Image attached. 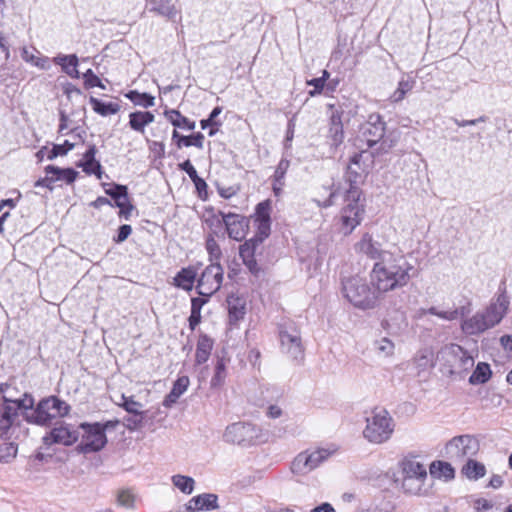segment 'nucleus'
<instances>
[{
	"label": "nucleus",
	"mask_w": 512,
	"mask_h": 512,
	"mask_svg": "<svg viewBox=\"0 0 512 512\" xmlns=\"http://www.w3.org/2000/svg\"><path fill=\"white\" fill-rule=\"evenodd\" d=\"M354 250L374 261L370 282L379 290H395L406 286L415 270L401 251L384 247L369 233L362 235L355 243Z\"/></svg>",
	"instance_id": "nucleus-1"
},
{
	"label": "nucleus",
	"mask_w": 512,
	"mask_h": 512,
	"mask_svg": "<svg viewBox=\"0 0 512 512\" xmlns=\"http://www.w3.org/2000/svg\"><path fill=\"white\" fill-rule=\"evenodd\" d=\"M470 303L459 308L441 309L437 306L430 308H420L416 311L417 320H425L428 315L437 316L445 321H455L459 318L461 321V331L468 336L480 335L489 329L497 326L507 314L510 306V299L505 291L496 294L489 304L470 317L466 315L470 312Z\"/></svg>",
	"instance_id": "nucleus-2"
},
{
	"label": "nucleus",
	"mask_w": 512,
	"mask_h": 512,
	"mask_svg": "<svg viewBox=\"0 0 512 512\" xmlns=\"http://www.w3.org/2000/svg\"><path fill=\"white\" fill-rule=\"evenodd\" d=\"M360 154H355L351 164L347 168L344 206L338 216L339 231L344 235H350L363 220L365 213L364 201L361 199V190L357 186L361 175L353 169V165H359Z\"/></svg>",
	"instance_id": "nucleus-3"
},
{
	"label": "nucleus",
	"mask_w": 512,
	"mask_h": 512,
	"mask_svg": "<svg viewBox=\"0 0 512 512\" xmlns=\"http://www.w3.org/2000/svg\"><path fill=\"white\" fill-rule=\"evenodd\" d=\"M372 288L364 278L353 276L342 282V292L344 297L356 308L367 310L377 306L380 296L389 290H379L371 282Z\"/></svg>",
	"instance_id": "nucleus-4"
},
{
	"label": "nucleus",
	"mask_w": 512,
	"mask_h": 512,
	"mask_svg": "<svg viewBox=\"0 0 512 512\" xmlns=\"http://www.w3.org/2000/svg\"><path fill=\"white\" fill-rule=\"evenodd\" d=\"M70 412V406L56 396H50L42 399L31 409L25 413V419L28 423L49 426L54 420L63 418Z\"/></svg>",
	"instance_id": "nucleus-5"
},
{
	"label": "nucleus",
	"mask_w": 512,
	"mask_h": 512,
	"mask_svg": "<svg viewBox=\"0 0 512 512\" xmlns=\"http://www.w3.org/2000/svg\"><path fill=\"white\" fill-rule=\"evenodd\" d=\"M394 428V420L385 409L374 410L366 418L363 436L370 443L382 444L391 438Z\"/></svg>",
	"instance_id": "nucleus-6"
},
{
	"label": "nucleus",
	"mask_w": 512,
	"mask_h": 512,
	"mask_svg": "<svg viewBox=\"0 0 512 512\" xmlns=\"http://www.w3.org/2000/svg\"><path fill=\"white\" fill-rule=\"evenodd\" d=\"M403 475L402 489L410 495H421L426 491L428 474L425 466L416 458H404L400 462Z\"/></svg>",
	"instance_id": "nucleus-7"
},
{
	"label": "nucleus",
	"mask_w": 512,
	"mask_h": 512,
	"mask_svg": "<svg viewBox=\"0 0 512 512\" xmlns=\"http://www.w3.org/2000/svg\"><path fill=\"white\" fill-rule=\"evenodd\" d=\"M223 440L229 444L250 446L265 442L267 434L255 424L236 422L226 427L223 433Z\"/></svg>",
	"instance_id": "nucleus-8"
},
{
	"label": "nucleus",
	"mask_w": 512,
	"mask_h": 512,
	"mask_svg": "<svg viewBox=\"0 0 512 512\" xmlns=\"http://www.w3.org/2000/svg\"><path fill=\"white\" fill-rule=\"evenodd\" d=\"M438 358L449 368L450 374H463L475 363L474 357L458 344H448L441 348Z\"/></svg>",
	"instance_id": "nucleus-9"
},
{
	"label": "nucleus",
	"mask_w": 512,
	"mask_h": 512,
	"mask_svg": "<svg viewBox=\"0 0 512 512\" xmlns=\"http://www.w3.org/2000/svg\"><path fill=\"white\" fill-rule=\"evenodd\" d=\"M479 451V441L472 435H459L449 440L444 447V456L454 463H463Z\"/></svg>",
	"instance_id": "nucleus-10"
},
{
	"label": "nucleus",
	"mask_w": 512,
	"mask_h": 512,
	"mask_svg": "<svg viewBox=\"0 0 512 512\" xmlns=\"http://www.w3.org/2000/svg\"><path fill=\"white\" fill-rule=\"evenodd\" d=\"M279 340L281 352L293 361H300L304 357V348L300 331L291 322L279 325Z\"/></svg>",
	"instance_id": "nucleus-11"
},
{
	"label": "nucleus",
	"mask_w": 512,
	"mask_h": 512,
	"mask_svg": "<svg viewBox=\"0 0 512 512\" xmlns=\"http://www.w3.org/2000/svg\"><path fill=\"white\" fill-rule=\"evenodd\" d=\"M79 428L82 430L81 441L77 446V451L83 454L98 452L104 448L107 443L105 426L94 423H82Z\"/></svg>",
	"instance_id": "nucleus-12"
},
{
	"label": "nucleus",
	"mask_w": 512,
	"mask_h": 512,
	"mask_svg": "<svg viewBox=\"0 0 512 512\" xmlns=\"http://www.w3.org/2000/svg\"><path fill=\"white\" fill-rule=\"evenodd\" d=\"M336 452V449L317 448L299 453L292 462L293 473L306 475L319 467Z\"/></svg>",
	"instance_id": "nucleus-13"
},
{
	"label": "nucleus",
	"mask_w": 512,
	"mask_h": 512,
	"mask_svg": "<svg viewBox=\"0 0 512 512\" xmlns=\"http://www.w3.org/2000/svg\"><path fill=\"white\" fill-rule=\"evenodd\" d=\"M223 274V268L218 262L208 265L198 278L196 287L198 294L210 297L216 293L222 285Z\"/></svg>",
	"instance_id": "nucleus-14"
},
{
	"label": "nucleus",
	"mask_w": 512,
	"mask_h": 512,
	"mask_svg": "<svg viewBox=\"0 0 512 512\" xmlns=\"http://www.w3.org/2000/svg\"><path fill=\"white\" fill-rule=\"evenodd\" d=\"M222 223L225 224L228 236L231 239L241 241L246 237L249 226L245 217L233 213L224 214L223 212L212 217L211 224L221 226Z\"/></svg>",
	"instance_id": "nucleus-15"
},
{
	"label": "nucleus",
	"mask_w": 512,
	"mask_h": 512,
	"mask_svg": "<svg viewBox=\"0 0 512 512\" xmlns=\"http://www.w3.org/2000/svg\"><path fill=\"white\" fill-rule=\"evenodd\" d=\"M34 406V399L28 393H23L21 401L18 403H5L3 411L0 412V431H7L15 422L18 417V411L20 409L26 412H30Z\"/></svg>",
	"instance_id": "nucleus-16"
},
{
	"label": "nucleus",
	"mask_w": 512,
	"mask_h": 512,
	"mask_svg": "<svg viewBox=\"0 0 512 512\" xmlns=\"http://www.w3.org/2000/svg\"><path fill=\"white\" fill-rule=\"evenodd\" d=\"M80 437L77 428L65 422H59L43 437V443L47 446L52 444H61L70 446L74 444Z\"/></svg>",
	"instance_id": "nucleus-17"
},
{
	"label": "nucleus",
	"mask_w": 512,
	"mask_h": 512,
	"mask_svg": "<svg viewBox=\"0 0 512 512\" xmlns=\"http://www.w3.org/2000/svg\"><path fill=\"white\" fill-rule=\"evenodd\" d=\"M385 134V122L379 114H371L362 126V136L369 147L377 144Z\"/></svg>",
	"instance_id": "nucleus-18"
},
{
	"label": "nucleus",
	"mask_w": 512,
	"mask_h": 512,
	"mask_svg": "<svg viewBox=\"0 0 512 512\" xmlns=\"http://www.w3.org/2000/svg\"><path fill=\"white\" fill-rule=\"evenodd\" d=\"M260 244L259 240L251 238L245 241L239 248V255L245 266L252 274H257L259 271V267L254 256Z\"/></svg>",
	"instance_id": "nucleus-19"
},
{
	"label": "nucleus",
	"mask_w": 512,
	"mask_h": 512,
	"mask_svg": "<svg viewBox=\"0 0 512 512\" xmlns=\"http://www.w3.org/2000/svg\"><path fill=\"white\" fill-rule=\"evenodd\" d=\"M149 11L157 13L169 20H175L179 14L173 0H150L148 2Z\"/></svg>",
	"instance_id": "nucleus-20"
},
{
	"label": "nucleus",
	"mask_w": 512,
	"mask_h": 512,
	"mask_svg": "<svg viewBox=\"0 0 512 512\" xmlns=\"http://www.w3.org/2000/svg\"><path fill=\"white\" fill-rule=\"evenodd\" d=\"M117 404L123 407L128 413L133 414L132 418L127 419L128 422H132L134 426H139L142 423V407L140 402L135 401L132 397L125 395L120 396V401Z\"/></svg>",
	"instance_id": "nucleus-21"
},
{
	"label": "nucleus",
	"mask_w": 512,
	"mask_h": 512,
	"mask_svg": "<svg viewBox=\"0 0 512 512\" xmlns=\"http://www.w3.org/2000/svg\"><path fill=\"white\" fill-rule=\"evenodd\" d=\"M217 496L215 494L204 493L193 497L187 506L189 511L214 510L218 508Z\"/></svg>",
	"instance_id": "nucleus-22"
},
{
	"label": "nucleus",
	"mask_w": 512,
	"mask_h": 512,
	"mask_svg": "<svg viewBox=\"0 0 512 512\" xmlns=\"http://www.w3.org/2000/svg\"><path fill=\"white\" fill-rule=\"evenodd\" d=\"M97 149L95 145H91L89 149L85 152L83 157V162L80 166L83 168V171L87 174H95L98 179L102 177L101 164L95 159Z\"/></svg>",
	"instance_id": "nucleus-23"
},
{
	"label": "nucleus",
	"mask_w": 512,
	"mask_h": 512,
	"mask_svg": "<svg viewBox=\"0 0 512 512\" xmlns=\"http://www.w3.org/2000/svg\"><path fill=\"white\" fill-rule=\"evenodd\" d=\"M154 119V115L149 111H135L129 114V125L134 131L143 134L145 127Z\"/></svg>",
	"instance_id": "nucleus-24"
},
{
	"label": "nucleus",
	"mask_w": 512,
	"mask_h": 512,
	"mask_svg": "<svg viewBox=\"0 0 512 512\" xmlns=\"http://www.w3.org/2000/svg\"><path fill=\"white\" fill-rule=\"evenodd\" d=\"M53 62L59 66H61L63 72L69 75L72 78H79V71L77 70L78 66V57L75 54L71 55H57L53 58Z\"/></svg>",
	"instance_id": "nucleus-25"
},
{
	"label": "nucleus",
	"mask_w": 512,
	"mask_h": 512,
	"mask_svg": "<svg viewBox=\"0 0 512 512\" xmlns=\"http://www.w3.org/2000/svg\"><path fill=\"white\" fill-rule=\"evenodd\" d=\"M45 173L52 176L53 182L64 181L67 184L73 183L78 176V172L72 168H59L53 165L45 167Z\"/></svg>",
	"instance_id": "nucleus-26"
},
{
	"label": "nucleus",
	"mask_w": 512,
	"mask_h": 512,
	"mask_svg": "<svg viewBox=\"0 0 512 512\" xmlns=\"http://www.w3.org/2000/svg\"><path fill=\"white\" fill-rule=\"evenodd\" d=\"M197 272L194 267L182 268L174 277V285L183 290L190 291L194 286Z\"/></svg>",
	"instance_id": "nucleus-27"
},
{
	"label": "nucleus",
	"mask_w": 512,
	"mask_h": 512,
	"mask_svg": "<svg viewBox=\"0 0 512 512\" xmlns=\"http://www.w3.org/2000/svg\"><path fill=\"white\" fill-rule=\"evenodd\" d=\"M21 57L25 62L42 70H49L51 68L50 59L46 56H42L40 52L35 49L30 51L28 48L24 47L21 51Z\"/></svg>",
	"instance_id": "nucleus-28"
},
{
	"label": "nucleus",
	"mask_w": 512,
	"mask_h": 512,
	"mask_svg": "<svg viewBox=\"0 0 512 512\" xmlns=\"http://www.w3.org/2000/svg\"><path fill=\"white\" fill-rule=\"evenodd\" d=\"M213 348V340L207 335H201L197 342L195 362L198 365L205 363L211 354Z\"/></svg>",
	"instance_id": "nucleus-29"
},
{
	"label": "nucleus",
	"mask_w": 512,
	"mask_h": 512,
	"mask_svg": "<svg viewBox=\"0 0 512 512\" xmlns=\"http://www.w3.org/2000/svg\"><path fill=\"white\" fill-rule=\"evenodd\" d=\"M414 363L416 367L421 370L433 368L435 365V356L431 348L425 347L417 351L414 356Z\"/></svg>",
	"instance_id": "nucleus-30"
},
{
	"label": "nucleus",
	"mask_w": 512,
	"mask_h": 512,
	"mask_svg": "<svg viewBox=\"0 0 512 512\" xmlns=\"http://www.w3.org/2000/svg\"><path fill=\"white\" fill-rule=\"evenodd\" d=\"M229 317L233 320H239L245 315V301L234 295L227 297Z\"/></svg>",
	"instance_id": "nucleus-31"
},
{
	"label": "nucleus",
	"mask_w": 512,
	"mask_h": 512,
	"mask_svg": "<svg viewBox=\"0 0 512 512\" xmlns=\"http://www.w3.org/2000/svg\"><path fill=\"white\" fill-rule=\"evenodd\" d=\"M290 166V161L287 159H281L280 162L277 165V168L275 170L274 176H273V191L275 195H278L282 187L284 185V178L287 173V170Z\"/></svg>",
	"instance_id": "nucleus-32"
},
{
	"label": "nucleus",
	"mask_w": 512,
	"mask_h": 512,
	"mask_svg": "<svg viewBox=\"0 0 512 512\" xmlns=\"http://www.w3.org/2000/svg\"><path fill=\"white\" fill-rule=\"evenodd\" d=\"M373 347L376 354L382 358H390L394 355L395 352L394 342L387 337H382L375 340L373 342Z\"/></svg>",
	"instance_id": "nucleus-33"
},
{
	"label": "nucleus",
	"mask_w": 512,
	"mask_h": 512,
	"mask_svg": "<svg viewBox=\"0 0 512 512\" xmlns=\"http://www.w3.org/2000/svg\"><path fill=\"white\" fill-rule=\"evenodd\" d=\"M491 369L487 363L479 362L469 378V383L472 385L484 384L491 377Z\"/></svg>",
	"instance_id": "nucleus-34"
},
{
	"label": "nucleus",
	"mask_w": 512,
	"mask_h": 512,
	"mask_svg": "<svg viewBox=\"0 0 512 512\" xmlns=\"http://www.w3.org/2000/svg\"><path fill=\"white\" fill-rule=\"evenodd\" d=\"M164 115L174 127L187 128L188 130L195 128V122H191L187 117L182 116L178 110H166Z\"/></svg>",
	"instance_id": "nucleus-35"
},
{
	"label": "nucleus",
	"mask_w": 512,
	"mask_h": 512,
	"mask_svg": "<svg viewBox=\"0 0 512 512\" xmlns=\"http://www.w3.org/2000/svg\"><path fill=\"white\" fill-rule=\"evenodd\" d=\"M462 471L469 479L476 480L485 475L486 469L482 463L469 458L466 460V464L463 465Z\"/></svg>",
	"instance_id": "nucleus-36"
},
{
	"label": "nucleus",
	"mask_w": 512,
	"mask_h": 512,
	"mask_svg": "<svg viewBox=\"0 0 512 512\" xmlns=\"http://www.w3.org/2000/svg\"><path fill=\"white\" fill-rule=\"evenodd\" d=\"M454 472L452 465L447 462L435 461L430 465V474L434 477L452 479L454 477Z\"/></svg>",
	"instance_id": "nucleus-37"
},
{
	"label": "nucleus",
	"mask_w": 512,
	"mask_h": 512,
	"mask_svg": "<svg viewBox=\"0 0 512 512\" xmlns=\"http://www.w3.org/2000/svg\"><path fill=\"white\" fill-rule=\"evenodd\" d=\"M90 103L93 106V110L102 116L116 114L120 109V107L117 103H113V102L105 103V102H102L99 99L94 98V97L90 98Z\"/></svg>",
	"instance_id": "nucleus-38"
},
{
	"label": "nucleus",
	"mask_w": 512,
	"mask_h": 512,
	"mask_svg": "<svg viewBox=\"0 0 512 512\" xmlns=\"http://www.w3.org/2000/svg\"><path fill=\"white\" fill-rule=\"evenodd\" d=\"M122 191L117 195L115 201V206H117L120 211L119 215L124 216L126 219L129 217L133 206L129 203L128 191L126 186L119 187Z\"/></svg>",
	"instance_id": "nucleus-39"
},
{
	"label": "nucleus",
	"mask_w": 512,
	"mask_h": 512,
	"mask_svg": "<svg viewBox=\"0 0 512 512\" xmlns=\"http://www.w3.org/2000/svg\"><path fill=\"white\" fill-rule=\"evenodd\" d=\"M414 85L415 81L413 79H401L398 83L397 89L390 96V100L394 103L402 101L406 94L413 89Z\"/></svg>",
	"instance_id": "nucleus-40"
},
{
	"label": "nucleus",
	"mask_w": 512,
	"mask_h": 512,
	"mask_svg": "<svg viewBox=\"0 0 512 512\" xmlns=\"http://www.w3.org/2000/svg\"><path fill=\"white\" fill-rule=\"evenodd\" d=\"M126 97L135 105L141 106L143 108H149L155 104V98L152 95L147 93H140L136 90L128 92Z\"/></svg>",
	"instance_id": "nucleus-41"
},
{
	"label": "nucleus",
	"mask_w": 512,
	"mask_h": 512,
	"mask_svg": "<svg viewBox=\"0 0 512 512\" xmlns=\"http://www.w3.org/2000/svg\"><path fill=\"white\" fill-rule=\"evenodd\" d=\"M226 379V363L223 358H218L214 368V375L211 379V387H220Z\"/></svg>",
	"instance_id": "nucleus-42"
},
{
	"label": "nucleus",
	"mask_w": 512,
	"mask_h": 512,
	"mask_svg": "<svg viewBox=\"0 0 512 512\" xmlns=\"http://www.w3.org/2000/svg\"><path fill=\"white\" fill-rule=\"evenodd\" d=\"M172 483L175 487H177L181 492L185 494H191L194 490V479L189 476L184 475H174L172 477Z\"/></svg>",
	"instance_id": "nucleus-43"
},
{
	"label": "nucleus",
	"mask_w": 512,
	"mask_h": 512,
	"mask_svg": "<svg viewBox=\"0 0 512 512\" xmlns=\"http://www.w3.org/2000/svg\"><path fill=\"white\" fill-rule=\"evenodd\" d=\"M0 392L3 394L4 403H18L21 401L22 394L18 397V391L8 383L0 385Z\"/></svg>",
	"instance_id": "nucleus-44"
},
{
	"label": "nucleus",
	"mask_w": 512,
	"mask_h": 512,
	"mask_svg": "<svg viewBox=\"0 0 512 512\" xmlns=\"http://www.w3.org/2000/svg\"><path fill=\"white\" fill-rule=\"evenodd\" d=\"M204 135L200 132L191 135V136H183L180 137V141L177 142L178 148H181L182 145L189 147L195 146L197 148H203Z\"/></svg>",
	"instance_id": "nucleus-45"
},
{
	"label": "nucleus",
	"mask_w": 512,
	"mask_h": 512,
	"mask_svg": "<svg viewBox=\"0 0 512 512\" xmlns=\"http://www.w3.org/2000/svg\"><path fill=\"white\" fill-rule=\"evenodd\" d=\"M18 448L13 443H4L0 446V462L8 463L17 455Z\"/></svg>",
	"instance_id": "nucleus-46"
},
{
	"label": "nucleus",
	"mask_w": 512,
	"mask_h": 512,
	"mask_svg": "<svg viewBox=\"0 0 512 512\" xmlns=\"http://www.w3.org/2000/svg\"><path fill=\"white\" fill-rule=\"evenodd\" d=\"M74 148V144L70 143L68 140L64 141L63 144H56L52 149L48 151L47 159L53 160L59 155H66L68 151Z\"/></svg>",
	"instance_id": "nucleus-47"
},
{
	"label": "nucleus",
	"mask_w": 512,
	"mask_h": 512,
	"mask_svg": "<svg viewBox=\"0 0 512 512\" xmlns=\"http://www.w3.org/2000/svg\"><path fill=\"white\" fill-rule=\"evenodd\" d=\"M206 250H207L211 260H215L216 262H218V260L221 258V255H222L221 249L213 236H209L207 238Z\"/></svg>",
	"instance_id": "nucleus-48"
},
{
	"label": "nucleus",
	"mask_w": 512,
	"mask_h": 512,
	"mask_svg": "<svg viewBox=\"0 0 512 512\" xmlns=\"http://www.w3.org/2000/svg\"><path fill=\"white\" fill-rule=\"evenodd\" d=\"M255 221H270V204L268 201L261 202L256 206Z\"/></svg>",
	"instance_id": "nucleus-49"
},
{
	"label": "nucleus",
	"mask_w": 512,
	"mask_h": 512,
	"mask_svg": "<svg viewBox=\"0 0 512 512\" xmlns=\"http://www.w3.org/2000/svg\"><path fill=\"white\" fill-rule=\"evenodd\" d=\"M83 78L85 80V85L88 88L99 87L105 89V86L102 84L101 80L97 75L93 73L91 69H88L84 74Z\"/></svg>",
	"instance_id": "nucleus-50"
},
{
	"label": "nucleus",
	"mask_w": 512,
	"mask_h": 512,
	"mask_svg": "<svg viewBox=\"0 0 512 512\" xmlns=\"http://www.w3.org/2000/svg\"><path fill=\"white\" fill-rule=\"evenodd\" d=\"M134 495L129 490H122L118 493L117 501L120 506L132 508L134 506Z\"/></svg>",
	"instance_id": "nucleus-51"
},
{
	"label": "nucleus",
	"mask_w": 512,
	"mask_h": 512,
	"mask_svg": "<svg viewBox=\"0 0 512 512\" xmlns=\"http://www.w3.org/2000/svg\"><path fill=\"white\" fill-rule=\"evenodd\" d=\"M222 112V108L217 106L215 107L210 115H209V118L208 119H203L201 120L200 122V125H201V128L202 129H206L208 126H218V125H221L220 122L216 121V117H218Z\"/></svg>",
	"instance_id": "nucleus-52"
},
{
	"label": "nucleus",
	"mask_w": 512,
	"mask_h": 512,
	"mask_svg": "<svg viewBox=\"0 0 512 512\" xmlns=\"http://www.w3.org/2000/svg\"><path fill=\"white\" fill-rule=\"evenodd\" d=\"M306 84L308 86H313L314 89L309 91V95L311 97H314L318 94H320L324 88V85H325V77H318V78H313L311 80H308L306 82Z\"/></svg>",
	"instance_id": "nucleus-53"
},
{
	"label": "nucleus",
	"mask_w": 512,
	"mask_h": 512,
	"mask_svg": "<svg viewBox=\"0 0 512 512\" xmlns=\"http://www.w3.org/2000/svg\"><path fill=\"white\" fill-rule=\"evenodd\" d=\"M257 234L253 237L256 240H259V242L262 244L265 238L269 236L270 233V221H262L257 222Z\"/></svg>",
	"instance_id": "nucleus-54"
},
{
	"label": "nucleus",
	"mask_w": 512,
	"mask_h": 512,
	"mask_svg": "<svg viewBox=\"0 0 512 512\" xmlns=\"http://www.w3.org/2000/svg\"><path fill=\"white\" fill-rule=\"evenodd\" d=\"M329 137L331 138L332 145L338 146L342 143L344 133H343V126H334L330 127L329 129Z\"/></svg>",
	"instance_id": "nucleus-55"
},
{
	"label": "nucleus",
	"mask_w": 512,
	"mask_h": 512,
	"mask_svg": "<svg viewBox=\"0 0 512 512\" xmlns=\"http://www.w3.org/2000/svg\"><path fill=\"white\" fill-rule=\"evenodd\" d=\"M283 414V408L279 403L269 404L265 411V415L270 419H278L282 417Z\"/></svg>",
	"instance_id": "nucleus-56"
},
{
	"label": "nucleus",
	"mask_w": 512,
	"mask_h": 512,
	"mask_svg": "<svg viewBox=\"0 0 512 512\" xmlns=\"http://www.w3.org/2000/svg\"><path fill=\"white\" fill-rule=\"evenodd\" d=\"M189 378L187 376H182L177 379L174 383L172 391L176 392V394L180 397L189 386Z\"/></svg>",
	"instance_id": "nucleus-57"
},
{
	"label": "nucleus",
	"mask_w": 512,
	"mask_h": 512,
	"mask_svg": "<svg viewBox=\"0 0 512 512\" xmlns=\"http://www.w3.org/2000/svg\"><path fill=\"white\" fill-rule=\"evenodd\" d=\"M295 127H296V123H295V118L293 117L288 121V124H287V131H286L285 144H284L286 149L291 147V142L294 137Z\"/></svg>",
	"instance_id": "nucleus-58"
},
{
	"label": "nucleus",
	"mask_w": 512,
	"mask_h": 512,
	"mask_svg": "<svg viewBox=\"0 0 512 512\" xmlns=\"http://www.w3.org/2000/svg\"><path fill=\"white\" fill-rule=\"evenodd\" d=\"M339 194H340V189L337 188V189H334L333 191H331L330 194H329V197L326 200H324L323 202H321L319 200H315V202L317 203L318 207L328 208V207L332 206L335 203V198Z\"/></svg>",
	"instance_id": "nucleus-59"
},
{
	"label": "nucleus",
	"mask_w": 512,
	"mask_h": 512,
	"mask_svg": "<svg viewBox=\"0 0 512 512\" xmlns=\"http://www.w3.org/2000/svg\"><path fill=\"white\" fill-rule=\"evenodd\" d=\"M179 169L182 171H185L192 181L198 177L197 171L194 168V166L192 165V163L190 162V160H186V161L180 163Z\"/></svg>",
	"instance_id": "nucleus-60"
},
{
	"label": "nucleus",
	"mask_w": 512,
	"mask_h": 512,
	"mask_svg": "<svg viewBox=\"0 0 512 512\" xmlns=\"http://www.w3.org/2000/svg\"><path fill=\"white\" fill-rule=\"evenodd\" d=\"M131 232H132L131 226L127 225V224H124V225L119 227L118 235H117V237L114 240L117 243L124 242L129 237Z\"/></svg>",
	"instance_id": "nucleus-61"
},
{
	"label": "nucleus",
	"mask_w": 512,
	"mask_h": 512,
	"mask_svg": "<svg viewBox=\"0 0 512 512\" xmlns=\"http://www.w3.org/2000/svg\"><path fill=\"white\" fill-rule=\"evenodd\" d=\"M453 121L459 127H466V126L477 125L480 122H485L486 121V117L485 116H480L479 118L472 119V120H459V119L454 118Z\"/></svg>",
	"instance_id": "nucleus-62"
},
{
	"label": "nucleus",
	"mask_w": 512,
	"mask_h": 512,
	"mask_svg": "<svg viewBox=\"0 0 512 512\" xmlns=\"http://www.w3.org/2000/svg\"><path fill=\"white\" fill-rule=\"evenodd\" d=\"M217 190H218L219 195L225 199H229L237 193V189L234 188L233 186H229V187L218 186Z\"/></svg>",
	"instance_id": "nucleus-63"
},
{
	"label": "nucleus",
	"mask_w": 512,
	"mask_h": 512,
	"mask_svg": "<svg viewBox=\"0 0 512 512\" xmlns=\"http://www.w3.org/2000/svg\"><path fill=\"white\" fill-rule=\"evenodd\" d=\"M188 321L189 327L191 328V330H194L201 321V312L191 310V314L189 316Z\"/></svg>",
	"instance_id": "nucleus-64"
}]
</instances>
